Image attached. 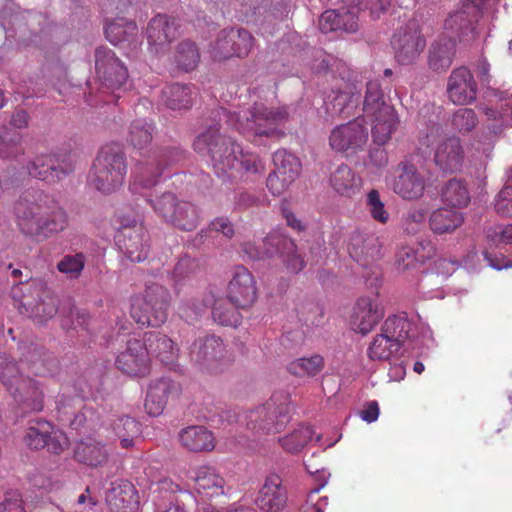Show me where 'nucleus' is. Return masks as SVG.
<instances>
[{"mask_svg": "<svg viewBox=\"0 0 512 512\" xmlns=\"http://www.w3.org/2000/svg\"><path fill=\"white\" fill-rule=\"evenodd\" d=\"M217 114L220 119L225 118L229 126L248 138L281 137L284 133L280 126L288 116L284 108L273 111L263 104H255L252 110L242 112H227L221 109Z\"/></svg>", "mask_w": 512, "mask_h": 512, "instance_id": "7ed1b4c3", "label": "nucleus"}, {"mask_svg": "<svg viewBox=\"0 0 512 512\" xmlns=\"http://www.w3.org/2000/svg\"><path fill=\"white\" fill-rule=\"evenodd\" d=\"M287 492L282 479L277 474H270L259 490L256 505L262 512H281L286 506Z\"/></svg>", "mask_w": 512, "mask_h": 512, "instance_id": "b1692460", "label": "nucleus"}, {"mask_svg": "<svg viewBox=\"0 0 512 512\" xmlns=\"http://www.w3.org/2000/svg\"><path fill=\"white\" fill-rule=\"evenodd\" d=\"M95 69L102 85L113 92L119 90L128 78L127 68L108 48L96 50Z\"/></svg>", "mask_w": 512, "mask_h": 512, "instance_id": "a211bd4d", "label": "nucleus"}, {"mask_svg": "<svg viewBox=\"0 0 512 512\" xmlns=\"http://www.w3.org/2000/svg\"><path fill=\"white\" fill-rule=\"evenodd\" d=\"M28 173L35 178L44 181H54L60 179V173L66 174L67 171L61 169L59 172L56 160L50 155L37 156L27 167Z\"/></svg>", "mask_w": 512, "mask_h": 512, "instance_id": "37998d69", "label": "nucleus"}, {"mask_svg": "<svg viewBox=\"0 0 512 512\" xmlns=\"http://www.w3.org/2000/svg\"><path fill=\"white\" fill-rule=\"evenodd\" d=\"M486 242L489 249L499 248L503 245L512 244V223L491 227L486 232ZM485 260L493 269L502 270L512 268V252L504 258L501 264H497L491 258L487 249L483 251Z\"/></svg>", "mask_w": 512, "mask_h": 512, "instance_id": "c756f323", "label": "nucleus"}, {"mask_svg": "<svg viewBox=\"0 0 512 512\" xmlns=\"http://www.w3.org/2000/svg\"><path fill=\"white\" fill-rule=\"evenodd\" d=\"M179 440L184 448L189 451H212L215 447V437L204 426H189L179 433Z\"/></svg>", "mask_w": 512, "mask_h": 512, "instance_id": "473e14b6", "label": "nucleus"}, {"mask_svg": "<svg viewBox=\"0 0 512 512\" xmlns=\"http://www.w3.org/2000/svg\"><path fill=\"white\" fill-rule=\"evenodd\" d=\"M253 45L252 35L243 29L222 30L210 53L215 60L227 59L232 56L248 55Z\"/></svg>", "mask_w": 512, "mask_h": 512, "instance_id": "f3484780", "label": "nucleus"}, {"mask_svg": "<svg viewBox=\"0 0 512 512\" xmlns=\"http://www.w3.org/2000/svg\"><path fill=\"white\" fill-rule=\"evenodd\" d=\"M319 27L323 33L337 30L354 33L358 29V22L354 11L342 8L325 11L320 17Z\"/></svg>", "mask_w": 512, "mask_h": 512, "instance_id": "2f4dec72", "label": "nucleus"}, {"mask_svg": "<svg viewBox=\"0 0 512 512\" xmlns=\"http://www.w3.org/2000/svg\"><path fill=\"white\" fill-rule=\"evenodd\" d=\"M138 220L133 218L132 220L122 219L121 224L124 228L123 231L119 232L116 236L117 244L122 249L126 256L132 262H142L147 258L148 253V238L140 232L134 236L130 233H126V228L135 226Z\"/></svg>", "mask_w": 512, "mask_h": 512, "instance_id": "cd10ccee", "label": "nucleus"}, {"mask_svg": "<svg viewBox=\"0 0 512 512\" xmlns=\"http://www.w3.org/2000/svg\"><path fill=\"white\" fill-rule=\"evenodd\" d=\"M134 487L131 484H126L124 490L118 492L116 488H113L107 496L106 500L112 510L116 512H127V509H131V505L136 503L133 499Z\"/></svg>", "mask_w": 512, "mask_h": 512, "instance_id": "864d4df0", "label": "nucleus"}, {"mask_svg": "<svg viewBox=\"0 0 512 512\" xmlns=\"http://www.w3.org/2000/svg\"><path fill=\"white\" fill-rule=\"evenodd\" d=\"M392 0H377L372 2L371 0H352L355 6L359 7L360 10L369 9L370 14L373 18H379L381 13L385 12L390 6Z\"/></svg>", "mask_w": 512, "mask_h": 512, "instance_id": "774afa93", "label": "nucleus"}, {"mask_svg": "<svg viewBox=\"0 0 512 512\" xmlns=\"http://www.w3.org/2000/svg\"><path fill=\"white\" fill-rule=\"evenodd\" d=\"M494 208L498 214L512 217V170L507 173L504 187L495 197Z\"/></svg>", "mask_w": 512, "mask_h": 512, "instance_id": "4d7b16f0", "label": "nucleus"}, {"mask_svg": "<svg viewBox=\"0 0 512 512\" xmlns=\"http://www.w3.org/2000/svg\"><path fill=\"white\" fill-rule=\"evenodd\" d=\"M330 473L325 470L316 471V481L318 486L310 491L307 497V501L302 507V512H324L325 507L328 504L327 497H322L317 503H314V496L328 483Z\"/></svg>", "mask_w": 512, "mask_h": 512, "instance_id": "603ef678", "label": "nucleus"}, {"mask_svg": "<svg viewBox=\"0 0 512 512\" xmlns=\"http://www.w3.org/2000/svg\"><path fill=\"white\" fill-rule=\"evenodd\" d=\"M366 204L372 218L380 223H386L389 219V213L385 209V205L380 199L377 190H371L367 194Z\"/></svg>", "mask_w": 512, "mask_h": 512, "instance_id": "052dcab7", "label": "nucleus"}, {"mask_svg": "<svg viewBox=\"0 0 512 512\" xmlns=\"http://www.w3.org/2000/svg\"><path fill=\"white\" fill-rule=\"evenodd\" d=\"M195 484L197 491L207 496L223 493L224 480L212 467H200L196 473Z\"/></svg>", "mask_w": 512, "mask_h": 512, "instance_id": "79ce46f5", "label": "nucleus"}, {"mask_svg": "<svg viewBox=\"0 0 512 512\" xmlns=\"http://www.w3.org/2000/svg\"><path fill=\"white\" fill-rule=\"evenodd\" d=\"M53 433V425L44 419H33L28 422L23 443L31 450H40L47 444L48 436Z\"/></svg>", "mask_w": 512, "mask_h": 512, "instance_id": "58836bf2", "label": "nucleus"}, {"mask_svg": "<svg viewBox=\"0 0 512 512\" xmlns=\"http://www.w3.org/2000/svg\"><path fill=\"white\" fill-rule=\"evenodd\" d=\"M292 407L287 397L273 396L264 404L238 415V423L255 436L281 432L291 420Z\"/></svg>", "mask_w": 512, "mask_h": 512, "instance_id": "39448f33", "label": "nucleus"}, {"mask_svg": "<svg viewBox=\"0 0 512 512\" xmlns=\"http://www.w3.org/2000/svg\"><path fill=\"white\" fill-rule=\"evenodd\" d=\"M19 230L30 237L46 239L68 227L65 210L51 197L42 193H27L14 205Z\"/></svg>", "mask_w": 512, "mask_h": 512, "instance_id": "f257e3e1", "label": "nucleus"}, {"mask_svg": "<svg viewBox=\"0 0 512 512\" xmlns=\"http://www.w3.org/2000/svg\"><path fill=\"white\" fill-rule=\"evenodd\" d=\"M485 115L488 120L492 121L491 128L497 132L503 126L509 125L512 122V95L504 98L496 109L487 108Z\"/></svg>", "mask_w": 512, "mask_h": 512, "instance_id": "8fccbe9b", "label": "nucleus"}, {"mask_svg": "<svg viewBox=\"0 0 512 512\" xmlns=\"http://www.w3.org/2000/svg\"><path fill=\"white\" fill-rule=\"evenodd\" d=\"M384 317V308L377 296L360 297L350 318L353 330L362 335L368 334Z\"/></svg>", "mask_w": 512, "mask_h": 512, "instance_id": "4be33fe9", "label": "nucleus"}, {"mask_svg": "<svg viewBox=\"0 0 512 512\" xmlns=\"http://www.w3.org/2000/svg\"><path fill=\"white\" fill-rule=\"evenodd\" d=\"M181 386L167 377L152 380L147 388L144 408L153 417L160 416L169 401L179 396Z\"/></svg>", "mask_w": 512, "mask_h": 512, "instance_id": "412c9836", "label": "nucleus"}, {"mask_svg": "<svg viewBox=\"0 0 512 512\" xmlns=\"http://www.w3.org/2000/svg\"><path fill=\"white\" fill-rule=\"evenodd\" d=\"M381 332L387 336L389 335L391 339L397 340V343L401 346L407 339L418 336L406 313L389 316L384 321Z\"/></svg>", "mask_w": 512, "mask_h": 512, "instance_id": "e433bc0d", "label": "nucleus"}, {"mask_svg": "<svg viewBox=\"0 0 512 512\" xmlns=\"http://www.w3.org/2000/svg\"><path fill=\"white\" fill-rule=\"evenodd\" d=\"M68 446L69 439L66 434L53 426V433L48 436L45 447H47L50 453L59 455L64 452Z\"/></svg>", "mask_w": 512, "mask_h": 512, "instance_id": "0e129e2a", "label": "nucleus"}, {"mask_svg": "<svg viewBox=\"0 0 512 512\" xmlns=\"http://www.w3.org/2000/svg\"><path fill=\"white\" fill-rule=\"evenodd\" d=\"M85 265L83 254L65 256L58 264L57 268L61 273L66 274L70 278H77L82 272Z\"/></svg>", "mask_w": 512, "mask_h": 512, "instance_id": "bf43d9fd", "label": "nucleus"}, {"mask_svg": "<svg viewBox=\"0 0 512 512\" xmlns=\"http://www.w3.org/2000/svg\"><path fill=\"white\" fill-rule=\"evenodd\" d=\"M116 367L132 377H145L150 373V356L145 340L129 339L126 348L115 360Z\"/></svg>", "mask_w": 512, "mask_h": 512, "instance_id": "2eb2a0df", "label": "nucleus"}, {"mask_svg": "<svg viewBox=\"0 0 512 512\" xmlns=\"http://www.w3.org/2000/svg\"><path fill=\"white\" fill-rule=\"evenodd\" d=\"M112 430L120 439L123 448H130L134 445V439L141 433L140 423L131 417H120L112 423Z\"/></svg>", "mask_w": 512, "mask_h": 512, "instance_id": "49530a36", "label": "nucleus"}, {"mask_svg": "<svg viewBox=\"0 0 512 512\" xmlns=\"http://www.w3.org/2000/svg\"><path fill=\"white\" fill-rule=\"evenodd\" d=\"M477 124L475 112L469 108L458 109L452 117V126L459 133L470 132Z\"/></svg>", "mask_w": 512, "mask_h": 512, "instance_id": "13d9d810", "label": "nucleus"}, {"mask_svg": "<svg viewBox=\"0 0 512 512\" xmlns=\"http://www.w3.org/2000/svg\"><path fill=\"white\" fill-rule=\"evenodd\" d=\"M212 316L214 321L222 326L237 327L241 323V316L229 298H218L214 301Z\"/></svg>", "mask_w": 512, "mask_h": 512, "instance_id": "de8ad7c7", "label": "nucleus"}, {"mask_svg": "<svg viewBox=\"0 0 512 512\" xmlns=\"http://www.w3.org/2000/svg\"><path fill=\"white\" fill-rule=\"evenodd\" d=\"M227 297L237 308L250 307L256 300L257 289L253 275L243 266H236L228 284Z\"/></svg>", "mask_w": 512, "mask_h": 512, "instance_id": "aec40b11", "label": "nucleus"}, {"mask_svg": "<svg viewBox=\"0 0 512 512\" xmlns=\"http://www.w3.org/2000/svg\"><path fill=\"white\" fill-rule=\"evenodd\" d=\"M332 189L341 196L352 197L362 187V179L349 166L340 165L330 175Z\"/></svg>", "mask_w": 512, "mask_h": 512, "instance_id": "72a5a7b5", "label": "nucleus"}, {"mask_svg": "<svg viewBox=\"0 0 512 512\" xmlns=\"http://www.w3.org/2000/svg\"><path fill=\"white\" fill-rule=\"evenodd\" d=\"M144 340L149 350V356L157 358L166 366H172L176 363L179 349L166 335L150 332L145 334Z\"/></svg>", "mask_w": 512, "mask_h": 512, "instance_id": "7c9ffc66", "label": "nucleus"}, {"mask_svg": "<svg viewBox=\"0 0 512 512\" xmlns=\"http://www.w3.org/2000/svg\"><path fill=\"white\" fill-rule=\"evenodd\" d=\"M199 57L196 46L190 41H184L177 47L175 61L182 70L190 71L197 66Z\"/></svg>", "mask_w": 512, "mask_h": 512, "instance_id": "5fc2aeb1", "label": "nucleus"}, {"mask_svg": "<svg viewBox=\"0 0 512 512\" xmlns=\"http://www.w3.org/2000/svg\"><path fill=\"white\" fill-rule=\"evenodd\" d=\"M0 382L24 409L34 412L43 409V391L39 382L25 377L17 363L6 353H0Z\"/></svg>", "mask_w": 512, "mask_h": 512, "instance_id": "423d86ee", "label": "nucleus"}, {"mask_svg": "<svg viewBox=\"0 0 512 512\" xmlns=\"http://www.w3.org/2000/svg\"><path fill=\"white\" fill-rule=\"evenodd\" d=\"M480 15L477 5L461 0L444 22V36L459 42L473 39Z\"/></svg>", "mask_w": 512, "mask_h": 512, "instance_id": "f8f14e48", "label": "nucleus"}, {"mask_svg": "<svg viewBox=\"0 0 512 512\" xmlns=\"http://www.w3.org/2000/svg\"><path fill=\"white\" fill-rule=\"evenodd\" d=\"M360 98V88L348 79L328 96L327 110L332 114L351 116L359 106Z\"/></svg>", "mask_w": 512, "mask_h": 512, "instance_id": "bb28decb", "label": "nucleus"}, {"mask_svg": "<svg viewBox=\"0 0 512 512\" xmlns=\"http://www.w3.org/2000/svg\"><path fill=\"white\" fill-rule=\"evenodd\" d=\"M162 173V170L153 163L138 165L132 174V182L129 186L131 192L148 198L146 191L159 182ZM147 200L152 203L158 215L179 229L190 231L197 227L199 213L191 203L176 202L175 196L171 193L163 194L155 202Z\"/></svg>", "mask_w": 512, "mask_h": 512, "instance_id": "f03ea898", "label": "nucleus"}, {"mask_svg": "<svg viewBox=\"0 0 512 512\" xmlns=\"http://www.w3.org/2000/svg\"><path fill=\"white\" fill-rule=\"evenodd\" d=\"M315 435L313 428L306 424H299L290 433L279 438V443L288 452L297 453L301 451Z\"/></svg>", "mask_w": 512, "mask_h": 512, "instance_id": "a18cd8bd", "label": "nucleus"}, {"mask_svg": "<svg viewBox=\"0 0 512 512\" xmlns=\"http://www.w3.org/2000/svg\"><path fill=\"white\" fill-rule=\"evenodd\" d=\"M206 311V305L200 301L190 300L181 304L178 313L185 321L190 322L197 319Z\"/></svg>", "mask_w": 512, "mask_h": 512, "instance_id": "69168bd1", "label": "nucleus"}, {"mask_svg": "<svg viewBox=\"0 0 512 512\" xmlns=\"http://www.w3.org/2000/svg\"><path fill=\"white\" fill-rule=\"evenodd\" d=\"M108 456L105 444L93 436L82 437L75 443L74 458L79 463L98 467L107 462Z\"/></svg>", "mask_w": 512, "mask_h": 512, "instance_id": "c85d7f7f", "label": "nucleus"}, {"mask_svg": "<svg viewBox=\"0 0 512 512\" xmlns=\"http://www.w3.org/2000/svg\"><path fill=\"white\" fill-rule=\"evenodd\" d=\"M463 220L461 212L440 208L430 216V227L437 234L449 233L461 226Z\"/></svg>", "mask_w": 512, "mask_h": 512, "instance_id": "a19ab883", "label": "nucleus"}, {"mask_svg": "<svg viewBox=\"0 0 512 512\" xmlns=\"http://www.w3.org/2000/svg\"><path fill=\"white\" fill-rule=\"evenodd\" d=\"M169 297L168 291L162 286L148 287L145 295L132 299V318L142 327L162 325L167 319Z\"/></svg>", "mask_w": 512, "mask_h": 512, "instance_id": "9d476101", "label": "nucleus"}, {"mask_svg": "<svg viewBox=\"0 0 512 512\" xmlns=\"http://www.w3.org/2000/svg\"><path fill=\"white\" fill-rule=\"evenodd\" d=\"M324 367V359L319 354L298 358L288 365V371L297 377H312Z\"/></svg>", "mask_w": 512, "mask_h": 512, "instance_id": "09e8293b", "label": "nucleus"}, {"mask_svg": "<svg viewBox=\"0 0 512 512\" xmlns=\"http://www.w3.org/2000/svg\"><path fill=\"white\" fill-rule=\"evenodd\" d=\"M447 93L454 104L465 105L475 100L477 87L473 75L467 68L453 70L448 80Z\"/></svg>", "mask_w": 512, "mask_h": 512, "instance_id": "393cba45", "label": "nucleus"}, {"mask_svg": "<svg viewBox=\"0 0 512 512\" xmlns=\"http://www.w3.org/2000/svg\"><path fill=\"white\" fill-rule=\"evenodd\" d=\"M362 122L363 120L355 119L335 127L329 136L331 148L347 155L361 150L368 141V132Z\"/></svg>", "mask_w": 512, "mask_h": 512, "instance_id": "dca6fc26", "label": "nucleus"}, {"mask_svg": "<svg viewBox=\"0 0 512 512\" xmlns=\"http://www.w3.org/2000/svg\"><path fill=\"white\" fill-rule=\"evenodd\" d=\"M441 136L442 127L436 122H431L420 136V149H428L437 144L434 154L435 164L445 172L460 171L465 160L460 139L452 136L440 140Z\"/></svg>", "mask_w": 512, "mask_h": 512, "instance_id": "1a4fd4ad", "label": "nucleus"}, {"mask_svg": "<svg viewBox=\"0 0 512 512\" xmlns=\"http://www.w3.org/2000/svg\"><path fill=\"white\" fill-rule=\"evenodd\" d=\"M127 173L125 157L120 147L116 144L102 147L96 158L91 183L102 193H112L124 183Z\"/></svg>", "mask_w": 512, "mask_h": 512, "instance_id": "6e6552de", "label": "nucleus"}, {"mask_svg": "<svg viewBox=\"0 0 512 512\" xmlns=\"http://www.w3.org/2000/svg\"><path fill=\"white\" fill-rule=\"evenodd\" d=\"M442 201L455 208H462L469 204L471 196L467 183L461 179L449 180L441 191Z\"/></svg>", "mask_w": 512, "mask_h": 512, "instance_id": "ea45409f", "label": "nucleus"}, {"mask_svg": "<svg viewBox=\"0 0 512 512\" xmlns=\"http://www.w3.org/2000/svg\"><path fill=\"white\" fill-rule=\"evenodd\" d=\"M425 46L426 41L418 30L399 31L392 40L395 59L401 65L415 63Z\"/></svg>", "mask_w": 512, "mask_h": 512, "instance_id": "5701e85b", "label": "nucleus"}, {"mask_svg": "<svg viewBox=\"0 0 512 512\" xmlns=\"http://www.w3.org/2000/svg\"><path fill=\"white\" fill-rule=\"evenodd\" d=\"M363 118L371 125V134L375 144H387L400 123L396 109L386 103L378 80L367 83L363 103Z\"/></svg>", "mask_w": 512, "mask_h": 512, "instance_id": "20e7f679", "label": "nucleus"}, {"mask_svg": "<svg viewBox=\"0 0 512 512\" xmlns=\"http://www.w3.org/2000/svg\"><path fill=\"white\" fill-rule=\"evenodd\" d=\"M105 35L109 42L120 45L127 42L128 46L137 44L138 28L135 22L117 18L107 23Z\"/></svg>", "mask_w": 512, "mask_h": 512, "instance_id": "c9c22d12", "label": "nucleus"}, {"mask_svg": "<svg viewBox=\"0 0 512 512\" xmlns=\"http://www.w3.org/2000/svg\"><path fill=\"white\" fill-rule=\"evenodd\" d=\"M239 145L232 139L221 136L218 126H210L194 142V149L208 155L212 167L219 177H234L233 169L238 165Z\"/></svg>", "mask_w": 512, "mask_h": 512, "instance_id": "0eeeda50", "label": "nucleus"}, {"mask_svg": "<svg viewBox=\"0 0 512 512\" xmlns=\"http://www.w3.org/2000/svg\"><path fill=\"white\" fill-rule=\"evenodd\" d=\"M273 162L275 169L268 176L267 187L273 195H281L299 177L301 163L296 155L284 149L274 153Z\"/></svg>", "mask_w": 512, "mask_h": 512, "instance_id": "ddd939ff", "label": "nucleus"}, {"mask_svg": "<svg viewBox=\"0 0 512 512\" xmlns=\"http://www.w3.org/2000/svg\"><path fill=\"white\" fill-rule=\"evenodd\" d=\"M177 27L165 15L155 16L148 25L147 39L152 53L159 55L166 52L170 42L176 36Z\"/></svg>", "mask_w": 512, "mask_h": 512, "instance_id": "a878e982", "label": "nucleus"}, {"mask_svg": "<svg viewBox=\"0 0 512 512\" xmlns=\"http://www.w3.org/2000/svg\"><path fill=\"white\" fill-rule=\"evenodd\" d=\"M189 356L200 371L207 373H218L230 362L225 344L215 335L196 339L190 347Z\"/></svg>", "mask_w": 512, "mask_h": 512, "instance_id": "9b49d317", "label": "nucleus"}, {"mask_svg": "<svg viewBox=\"0 0 512 512\" xmlns=\"http://www.w3.org/2000/svg\"><path fill=\"white\" fill-rule=\"evenodd\" d=\"M0 512H27L22 494L18 490H9L0 502Z\"/></svg>", "mask_w": 512, "mask_h": 512, "instance_id": "e2e57ef3", "label": "nucleus"}, {"mask_svg": "<svg viewBox=\"0 0 512 512\" xmlns=\"http://www.w3.org/2000/svg\"><path fill=\"white\" fill-rule=\"evenodd\" d=\"M162 100L170 109H187L192 104V89L187 85L171 84L163 89Z\"/></svg>", "mask_w": 512, "mask_h": 512, "instance_id": "c03bdc74", "label": "nucleus"}, {"mask_svg": "<svg viewBox=\"0 0 512 512\" xmlns=\"http://www.w3.org/2000/svg\"><path fill=\"white\" fill-rule=\"evenodd\" d=\"M154 127L145 120L138 119L131 123L128 141L138 149H142L152 140Z\"/></svg>", "mask_w": 512, "mask_h": 512, "instance_id": "3c124183", "label": "nucleus"}, {"mask_svg": "<svg viewBox=\"0 0 512 512\" xmlns=\"http://www.w3.org/2000/svg\"><path fill=\"white\" fill-rule=\"evenodd\" d=\"M390 188L404 200H416L424 194L426 180L413 165L401 163L395 170Z\"/></svg>", "mask_w": 512, "mask_h": 512, "instance_id": "6ab92c4d", "label": "nucleus"}, {"mask_svg": "<svg viewBox=\"0 0 512 512\" xmlns=\"http://www.w3.org/2000/svg\"><path fill=\"white\" fill-rule=\"evenodd\" d=\"M22 136L18 132L4 129L0 133V157L13 158L22 153Z\"/></svg>", "mask_w": 512, "mask_h": 512, "instance_id": "6e6d98bb", "label": "nucleus"}, {"mask_svg": "<svg viewBox=\"0 0 512 512\" xmlns=\"http://www.w3.org/2000/svg\"><path fill=\"white\" fill-rule=\"evenodd\" d=\"M443 37L435 41L429 51V67L436 72L447 70L453 61L456 42L453 39Z\"/></svg>", "mask_w": 512, "mask_h": 512, "instance_id": "f704fd0d", "label": "nucleus"}, {"mask_svg": "<svg viewBox=\"0 0 512 512\" xmlns=\"http://www.w3.org/2000/svg\"><path fill=\"white\" fill-rule=\"evenodd\" d=\"M238 165L233 169L234 171L244 170L246 172L257 173L263 169V163L259 157L252 153L245 154L239 146L238 152Z\"/></svg>", "mask_w": 512, "mask_h": 512, "instance_id": "680f3d73", "label": "nucleus"}, {"mask_svg": "<svg viewBox=\"0 0 512 512\" xmlns=\"http://www.w3.org/2000/svg\"><path fill=\"white\" fill-rule=\"evenodd\" d=\"M348 250L350 256L358 262L362 261L363 258L370 254L369 248L366 245V240L360 233L352 235Z\"/></svg>", "mask_w": 512, "mask_h": 512, "instance_id": "338daca9", "label": "nucleus"}, {"mask_svg": "<svg viewBox=\"0 0 512 512\" xmlns=\"http://www.w3.org/2000/svg\"><path fill=\"white\" fill-rule=\"evenodd\" d=\"M401 345L397 343V340H393L390 336L379 333L370 343L367 354L369 359L373 361H389L391 362L393 358L398 354Z\"/></svg>", "mask_w": 512, "mask_h": 512, "instance_id": "4c0bfd02", "label": "nucleus"}, {"mask_svg": "<svg viewBox=\"0 0 512 512\" xmlns=\"http://www.w3.org/2000/svg\"><path fill=\"white\" fill-rule=\"evenodd\" d=\"M264 244L266 246L265 250H260L254 243H244L243 252L248 258L256 260L271 255L275 248L277 252L281 251L286 257V265L291 272L298 273L303 269L304 261L296 252L295 244L290 239L270 235L265 239Z\"/></svg>", "mask_w": 512, "mask_h": 512, "instance_id": "4468645a", "label": "nucleus"}]
</instances>
